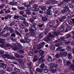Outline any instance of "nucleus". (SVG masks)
<instances>
[{
	"instance_id": "obj_39",
	"label": "nucleus",
	"mask_w": 74,
	"mask_h": 74,
	"mask_svg": "<svg viewBox=\"0 0 74 74\" xmlns=\"http://www.w3.org/2000/svg\"><path fill=\"white\" fill-rule=\"evenodd\" d=\"M71 35L70 34H67L66 35V38H69L70 37Z\"/></svg>"
},
{
	"instance_id": "obj_32",
	"label": "nucleus",
	"mask_w": 74,
	"mask_h": 74,
	"mask_svg": "<svg viewBox=\"0 0 74 74\" xmlns=\"http://www.w3.org/2000/svg\"><path fill=\"white\" fill-rule=\"evenodd\" d=\"M14 71L16 72H17V73H19L20 72V70L18 68H15Z\"/></svg>"
},
{
	"instance_id": "obj_33",
	"label": "nucleus",
	"mask_w": 74,
	"mask_h": 74,
	"mask_svg": "<svg viewBox=\"0 0 74 74\" xmlns=\"http://www.w3.org/2000/svg\"><path fill=\"white\" fill-rule=\"evenodd\" d=\"M60 56H61L58 53L56 54V58H60Z\"/></svg>"
},
{
	"instance_id": "obj_60",
	"label": "nucleus",
	"mask_w": 74,
	"mask_h": 74,
	"mask_svg": "<svg viewBox=\"0 0 74 74\" xmlns=\"http://www.w3.org/2000/svg\"><path fill=\"white\" fill-rule=\"evenodd\" d=\"M51 4V0H49V1L47 2L46 3V4Z\"/></svg>"
},
{
	"instance_id": "obj_43",
	"label": "nucleus",
	"mask_w": 74,
	"mask_h": 74,
	"mask_svg": "<svg viewBox=\"0 0 74 74\" xmlns=\"http://www.w3.org/2000/svg\"><path fill=\"white\" fill-rule=\"evenodd\" d=\"M45 65V64L44 63H42L40 66V68H42V69Z\"/></svg>"
},
{
	"instance_id": "obj_21",
	"label": "nucleus",
	"mask_w": 74,
	"mask_h": 74,
	"mask_svg": "<svg viewBox=\"0 0 74 74\" xmlns=\"http://www.w3.org/2000/svg\"><path fill=\"white\" fill-rule=\"evenodd\" d=\"M66 64L67 66H70V65L71 64V62H70V60L66 61Z\"/></svg>"
},
{
	"instance_id": "obj_35",
	"label": "nucleus",
	"mask_w": 74,
	"mask_h": 74,
	"mask_svg": "<svg viewBox=\"0 0 74 74\" xmlns=\"http://www.w3.org/2000/svg\"><path fill=\"white\" fill-rule=\"evenodd\" d=\"M14 55L15 56V57L17 58H20V55L19 54H17L16 53H14Z\"/></svg>"
},
{
	"instance_id": "obj_34",
	"label": "nucleus",
	"mask_w": 74,
	"mask_h": 74,
	"mask_svg": "<svg viewBox=\"0 0 74 74\" xmlns=\"http://www.w3.org/2000/svg\"><path fill=\"white\" fill-rule=\"evenodd\" d=\"M64 10L65 11H68L69 9V8L67 7H65L64 8Z\"/></svg>"
},
{
	"instance_id": "obj_13",
	"label": "nucleus",
	"mask_w": 74,
	"mask_h": 74,
	"mask_svg": "<svg viewBox=\"0 0 74 74\" xmlns=\"http://www.w3.org/2000/svg\"><path fill=\"white\" fill-rule=\"evenodd\" d=\"M50 49L53 50V51H54L55 49V46L54 45H51L50 47Z\"/></svg>"
},
{
	"instance_id": "obj_4",
	"label": "nucleus",
	"mask_w": 74,
	"mask_h": 74,
	"mask_svg": "<svg viewBox=\"0 0 74 74\" xmlns=\"http://www.w3.org/2000/svg\"><path fill=\"white\" fill-rule=\"evenodd\" d=\"M17 44L19 45V47H18V46L17 45H16V47L12 46V49H13L14 51H16V50H17V49H22L23 47L22 46H21V44L17 43Z\"/></svg>"
},
{
	"instance_id": "obj_36",
	"label": "nucleus",
	"mask_w": 74,
	"mask_h": 74,
	"mask_svg": "<svg viewBox=\"0 0 74 74\" xmlns=\"http://www.w3.org/2000/svg\"><path fill=\"white\" fill-rule=\"evenodd\" d=\"M38 5L37 4H35L33 5V8H37V7H38Z\"/></svg>"
},
{
	"instance_id": "obj_10",
	"label": "nucleus",
	"mask_w": 74,
	"mask_h": 74,
	"mask_svg": "<svg viewBox=\"0 0 74 74\" xmlns=\"http://www.w3.org/2000/svg\"><path fill=\"white\" fill-rule=\"evenodd\" d=\"M36 28L34 26H32V28L29 29L30 32H32V31H36Z\"/></svg>"
},
{
	"instance_id": "obj_25",
	"label": "nucleus",
	"mask_w": 74,
	"mask_h": 74,
	"mask_svg": "<svg viewBox=\"0 0 74 74\" xmlns=\"http://www.w3.org/2000/svg\"><path fill=\"white\" fill-rule=\"evenodd\" d=\"M66 50L68 51H71V47L70 46H67L66 47Z\"/></svg>"
},
{
	"instance_id": "obj_53",
	"label": "nucleus",
	"mask_w": 74,
	"mask_h": 74,
	"mask_svg": "<svg viewBox=\"0 0 74 74\" xmlns=\"http://www.w3.org/2000/svg\"><path fill=\"white\" fill-rule=\"evenodd\" d=\"M23 50H20L19 51H18V53H23Z\"/></svg>"
},
{
	"instance_id": "obj_63",
	"label": "nucleus",
	"mask_w": 74,
	"mask_h": 74,
	"mask_svg": "<svg viewBox=\"0 0 74 74\" xmlns=\"http://www.w3.org/2000/svg\"><path fill=\"white\" fill-rule=\"evenodd\" d=\"M10 35V33H8L6 34H5V36H8Z\"/></svg>"
},
{
	"instance_id": "obj_45",
	"label": "nucleus",
	"mask_w": 74,
	"mask_h": 74,
	"mask_svg": "<svg viewBox=\"0 0 74 74\" xmlns=\"http://www.w3.org/2000/svg\"><path fill=\"white\" fill-rule=\"evenodd\" d=\"M48 29H46L45 31V34H47L48 33Z\"/></svg>"
},
{
	"instance_id": "obj_8",
	"label": "nucleus",
	"mask_w": 74,
	"mask_h": 74,
	"mask_svg": "<svg viewBox=\"0 0 74 74\" xmlns=\"http://www.w3.org/2000/svg\"><path fill=\"white\" fill-rule=\"evenodd\" d=\"M60 55L61 56H66L67 55V52H64L61 51L60 53Z\"/></svg>"
},
{
	"instance_id": "obj_57",
	"label": "nucleus",
	"mask_w": 74,
	"mask_h": 74,
	"mask_svg": "<svg viewBox=\"0 0 74 74\" xmlns=\"http://www.w3.org/2000/svg\"><path fill=\"white\" fill-rule=\"evenodd\" d=\"M0 73L1 74H4V73H5V71L3 70H1L0 71Z\"/></svg>"
},
{
	"instance_id": "obj_41",
	"label": "nucleus",
	"mask_w": 74,
	"mask_h": 74,
	"mask_svg": "<svg viewBox=\"0 0 74 74\" xmlns=\"http://www.w3.org/2000/svg\"><path fill=\"white\" fill-rule=\"evenodd\" d=\"M3 64H2V67L3 68V69H5L6 68V67L7 66V65L6 64H4V63H3Z\"/></svg>"
},
{
	"instance_id": "obj_59",
	"label": "nucleus",
	"mask_w": 74,
	"mask_h": 74,
	"mask_svg": "<svg viewBox=\"0 0 74 74\" xmlns=\"http://www.w3.org/2000/svg\"><path fill=\"white\" fill-rule=\"evenodd\" d=\"M25 41L27 42H30V40L29 39H25Z\"/></svg>"
},
{
	"instance_id": "obj_51",
	"label": "nucleus",
	"mask_w": 74,
	"mask_h": 74,
	"mask_svg": "<svg viewBox=\"0 0 74 74\" xmlns=\"http://www.w3.org/2000/svg\"><path fill=\"white\" fill-rule=\"evenodd\" d=\"M20 27L21 29H23V28H25V25H21L20 26Z\"/></svg>"
},
{
	"instance_id": "obj_16",
	"label": "nucleus",
	"mask_w": 74,
	"mask_h": 74,
	"mask_svg": "<svg viewBox=\"0 0 74 74\" xmlns=\"http://www.w3.org/2000/svg\"><path fill=\"white\" fill-rule=\"evenodd\" d=\"M38 60V57L37 56H34V58L33 60V62H36Z\"/></svg>"
},
{
	"instance_id": "obj_46",
	"label": "nucleus",
	"mask_w": 74,
	"mask_h": 74,
	"mask_svg": "<svg viewBox=\"0 0 74 74\" xmlns=\"http://www.w3.org/2000/svg\"><path fill=\"white\" fill-rule=\"evenodd\" d=\"M42 20L43 21H47V18H46L45 17H42Z\"/></svg>"
},
{
	"instance_id": "obj_6",
	"label": "nucleus",
	"mask_w": 74,
	"mask_h": 74,
	"mask_svg": "<svg viewBox=\"0 0 74 74\" xmlns=\"http://www.w3.org/2000/svg\"><path fill=\"white\" fill-rule=\"evenodd\" d=\"M60 32H67L69 31V27H67L64 29L62 26H61L60 29Z\"/></svg>"
},
{
	"instance_id": "obj_37",
	"label": "nucleus",
	"mask_w": 74,
	"mask_h": 74,
	"mask_svg": "<svg viewBox=\"0 0 74 74\" xmlns=\"http://www.w3.org/2000/svg\"><path fill=\"white\" fill-rule=\"evenodd\" d=\"M45 8H46V7L45 6H43L41 8V10H42L43 12H44V10Z\"/></svg>"
},
{
	"instance_id": "obj_61",
	"label": "nucleus",
	"mask_w": 74,
	"mask_h": 74,
	"mask_svg": "<svg viewBox=\"0 0 74 74\" xmlns=\"http://www.w3.org/2000/svg\"><path fill=\"white\" fill-rule=\"evenodd\" d=\"M39 10V9L38 8H35L34 10V11H37Z\"/></svg>"
},
{
	"instance_id": "obj_11",
	"label": "nucleus",
	"mask_w": 74,
	"mask_h": 74,
	"mask_svg": "<svg viewBox=\"0 0 74 74\" xmlns=\"http://www.w3.org/2000/svg\"><path fill=\"white\" fill-rule=\"evenodd\" d=\"M44 40L46 42H48V41H49V40H50V37H49V35L47 36V38H44Z\"/></svg>"
},
{
	"instance_id": "obj_50",
	"label": "nucleus",
	"mask_w": 74,
	"mask_h": 74,
	"mask_svg": "<svg viewBox=\"0 0 74 74\" xmlns=\"http://www.w3.org/2000/svg\"><path fill=\"white\" fill-rule=\"evenodd\" d=\"M43 25H44V24L40 23L38 25V26H39V27H41L43 26Z\"/></svg>"
},
{
	"instance_id": "obj_19",
	"label": "nucleus",
	"mask_w": 74,
	"mask_h": 74,
	"mask_svg": "<svg viewBox=\"0 0 74 74\" xmlns=\"http://www.w3.org/2000/svg\"><path fill=\"white\" fill-rule=\"evenodd\" d=\"M68 58L69 59H72V55L71 53H69L68 54Z\"/></svg>"
},
{
	"instance_id": "obj_24",
	"label": "nucleus",
	"mask_w": 74,
	"mask_h": 74,
	"mask_svg": "<svg viewBox=\"0 0 74 74\" xmlns=\"http://www.w3.org/2000/svg\"><path fill=\"white\" fill-rule=\"evenodd\" d=\"M25 11H26V14H31L32 13L30 12V10H25Z\"/></svg>"
},
{
	"instance_id": "obj_48",
	"label": "nucleus",
	"mask_w": 74,
	"mask_h": 74,
	"mask_svg": "<svg viewBox=\"0 0 74 74\" xmlns=\"http://www.w3.org/2000/svg\"><path fill=\"white\" fill-rule=\"evenodd\" d=\"M44 72L45 73H47L49 71V70L48 69H44Z\"/></svg>"
},
{
	"instance_id": "obj_56",
	"label": "nucleus",
	"mask_w": 74,
	"mask_h": 74,
	"mask_svg": "<svg viewBox=\"0 0 74 74\" xmlns=\"http://www.w3.org/2000/svg\"><path fill=\"white\" fill-rule=\"evenodd\" d=\"M42 69H43V70H46V69H47V66L45 65Z\"/></svg>"
},
{
	"instance_id": "obj_42",
	"label": "nucleus",
	"mask_w": 74,
	"mask_h": 74,
	"mask_svg": "<svg viewBox=\"0 0 74 74\" xmlns=\"http://www.w3.org/2000/svg\"><path fill=\"white\" fill-rule=\"evenodd\" d=\"M28 67L29 69H31L32 67H31V64L28 63Z\"/></svg>"
},
{
	"instance_id": "obj_38",
	"label": "nucleus",
	"mask_w": 74,
	"mask_h": 74,
	"mask_svg": "<svg viewBox=\"0 0 74 74\" xmlns=\"http://www.w3.org/2000/svg\"><path fill=\"white\" fill-rule=\"evenodd\" d=\"M29 21L30 22H31V23H33L34 22V20L32 19H29Z\"/></svg>"
},
{
	"instance_id": "obj_30",
	"label": "nucleus",
	"mask_w": 74,
	"mask_h": 74,
	"mask_svg": "<svg viewBox=\"0 0 74 74\" xmlns=\"http://www.w3.org/2000/svg\"><path fill=\"white\" fill-rule=\"evenodd\" d=\"M5 40H9L10 39V38L9 37V36H5L4 38Z\"/></svg>"
},
{
	"instance_id": "obj_15",
	"label": "nucleus",
	"mask_w": 74,
	"mask_h": 74,
	"mask_svg": "<svg viewBox=\"0 0 74 74\" xmlns=\"http://www.w3.org/2000/svg\"><path fill=\"white\" fill-rule=\"evenodd\" d=\"M39 52L40 53V55H42L44 54V51L42 50H40L39 51Z\"/></svg>"
},
{
	"instance_id": "obj_1",
	"label": "nucleus",
	"mask_w": 74,
	"mask_h": 74,
	"mask_svg": "<svg viewBox=\"0 0 74 74\" xmlns=\"http://www.w3.org/2000/svg\"><path fill=\"white\" fill-rule=\"evenodd\" d=\"M2 57L4 58H7L9 59H15V58L14 56H11V55L9 54H5L2 55Z\"/></svg>"
},
{
	"instance_id": "obj_55",
	"label": "nucleus",
	"mask_w": 74,
	"mask_h": 74,
	"mask_svg": "<svg viewBox=\"0 0 74 74\" xmlns=\"http://www.w3.org/2000/svg\"><path fill=\"white\" fill-rule=\"evenodd\" d=\"M30 6H31V5H30V4H28L26 5H25L24 6V7H30Z\"/></svg>"
},
{
	"instance_id": "obj_23",
	"label": "nucleus",
	"mask_w": 74,
	"mask_h": 74,
	"mask_svg": "<svg viewBox=\"0 0 74 74\" xmlns=\"http://www.w3.org/2000/svg\"><path fill=\"white\" fill-rule=\"evenodd\" d=\"M44 36V33H42L39 35V37L40 38H42Z\"/></svg>"
},
{
	"instance_id": "obj_9",
	"label": "nucleus",
	"mask_w": 74,
	"mask_h": 74,
	"mask_svg": "<svg viewBox=\"0 0 74 74\" xmlns=\"http://www.w3.org/2000/svg\"><path fill=\"white\" fill-rule=\"evenodd\" d=\"M50 66L51 67H56V68L58 66V64L57 63H55L54 64L51 63L50 64Z\"/></svg>"
},
{
	"instance_id": "obj_14",
	"label": "nucleus",
	"mask_w": 74,
	"mask_h": 74,
	"mask_svg": "<svg viewBox=\"0 0 74 74\" xmlns=\"http://www.w3.org/2000/svg\"><path fill=\"white\" fill-rule=\"evenodd\" d=\"M66 19V16H63L61 19H60L59 21L60 22H63L64 21V19Z\"/></svg>"
},
{
	"instance_id": "obj_2",
	"label": "nucleus",
	"mask_w": 74,
	"mask_h": 74,
	"mask_svg": "<svg viewBox=\"0 0 74 74\" xmlns=\"http://www.w3.org/2000/svg\"><path fill=\"white\" fill-rule=\"evenodd\" d=\"M59 32H52V35L51 33H50L49 34V37H52L53 38H55V36H58V34H59Z\"/></svg>"
},
{
	"instance_id": "obj_44",
	"label": "nucleus",
	"mask_w": 74,
	"mask_h": 74,
	"mask_svg": "<svg viewBox=\"0 0 74 74\" xmlns=\"http://www.w3.org/2000/svg\"><path fill=\"white\" fill-rule=\"evenodd\" d=\"M20 19H21V20H22V21H26V19L23 17H20Z\"/></svg>"
},
{
	"instance_id": "obj_18",
	"label": "nucleus",
	"mask_w": 74,
	"mask_h": 74,
	"mask_svg": "<svg viewBox=\"0 0 74 74\" xmlns=\"http://www.w3.org/2000/svg\"><path fill=\"white\" fill-rule=\"evenodd\" d=\"M47 60H48V62H52V57L51 56H49L47 58Z\"/></svg>"
},
{
	"instance_id": "obj_12",
	"label": "nucleus",
	"mask_w": 74,
	"mask_h": 74,
	"mask_svg": "<svg viewBox=\"0 0 74 74\" xmlns=\"http://www.w3.org/2000/svg\"><path fill=\"white\" fill-rule=\"evenodd\" d=\"M65 6V5H64V4H63V3L62 2H60V3L58 4V7H62L64 8V6Z\"/></svg>"
},
{
	"instance_id": "obj_7",
	"label": "nucleus",
	"mask_w": 74,
	"mask_h": 74,
	"mask_svg": "<svg viewBox=\"0 0 74 74\" xmlns=\"http://www.w3.org/2000/svg\"><path fill=\"white\" fill-rule=\"evenodd\" d=\"M45 42H43L41 43H40L39 45V47L37 48V49H40L41 48H43V46L44 45H45Z\"/></svg>"
},
{
	"instance_id": "obj_22",
	"label": "nucleus",
	"mask_w": 74,
	"mask_h": 74,
	"mask_svg": "<svg viewBox=\"0 0 74 74\" xmlns=\"http://www.w3.org/2000/svg\"><path fill=\"white\" fill-rule=\"evenodd\" d=\"M55 16H56L57 17H58V18H59V21L60 19H62V15H60L59 14H58L57 15H55Z\"/></svg>"
},
{
	"instance_id": "obj_54",
	"label": "nucleus",
	"mask_w": 74,
	"mask_h": 74,
	"mask_svg": "<svg viewBox=\"0 0 74 74\" xmlns=\"http://www.w3.org/2000/svg\"><path fill=\"white\" fill-rule=\"evenodd\" d=\"M24 38L25 40H26V39H27V38H28V36H27V34L24 36Z\"/></svg>"
},
{
	"instance_id": "obj_26",
	"label": "nucleus",
	"mask_w": 74,
	"mask_h": 74,
	"mask_svg": "<svg viewBox=\"0 0 74 74\" xmlns=\"http://www.w3.org/2000/svg\"><path fill=\"white\" fill-rule=\"evenodd\" d=\"M58 1H55L54 0H50V3H52V4H55V3H58Z\"/></svg>"
},
{
	"instance_id": "obj_5",
	"label": "nucleus",
	"mask_w": 74,
	"mask_h": 74,
	"mask_svg": "<svg viewBox=\"0 0 74 74\" xmlns=\"http://www.w3.org/2000/svg\"><path fill=\"white\" fill-rule=\"evenodd\" d=\"M0 46L1 48H5L8 49H11L12 48V46L10 44H8L5 45L1 44L0 45Z\"/></svg>"
},
{
	"instance_id": "obj_58",
	"label": "nucleus",
	"mask_w": 74,
	"mask_h": 74,
	"mask_svg": "<svg viewBox=\"0 0 74 74\" xmlns=\"http://www.w3.org/2000/svg\"><path fill=\"white\" fill-rule=\"evenodd\" d=\"M11 11H10V10H7V11H5V13H10L11 12Z\"/></svg>"
},
{
	"instance_id": "obj_27",
	"label": "nucleus",
	"mask_w": 74,
	"mask_h": 74,
	"mask_svg": "<svg viewBox=\"0 0 74 74\" xmlns=\"http://www.w3.org/2000/svg\"><path fill=\"white\" fill-rule=\"evenodd\" d=\"M4 41V40L3 39H0V43H2L3 44H5V42Z\"/></svg>"
},
{
	"instance_id": "obj_64",
	"label": "nucleus",
	"mask_w": 74,
	"mask_h": 74,
	"mask_svg": "<svg viewBox=\"0 0 74 74\" xmlns=\"http://www.w3.org/2000/svg\"><path fill=\"white\" fill-rule=\"evenodd\" d=\"M60 43H58L57 44H56V45H55V46H56V47H60Z\"/></svg>"
},
{
	"instance_id": "obj_17",
	"label": "nucleus",
	"mask_w": 74,
	"mask_h": 74,
	"mask_svg": "<svg viewBox=\"0 0 74 74\" xmlns=\"http://www.w3.org/2000/svg\"><path fill=\"white\" fill-rule=\"evenodd\" d=\"M70 69L74 71V65L71 64L70 66Z\"/></svg>"
},
{
	"instance_id": "obj_28",
	"label": "nucleus",
	"mask_w": 74,
	"mask_h": 74,
	"mask_svg": "<svg viewBox=\"0 0 74 74\" xmlns=\"http://www.w3.org/2000/svg\"><path fill=\"white\" fill-rule=\"evenodd\" d=\"M4 29H6L8 31V30H10L11 29H12V28L11 27H6L4 28Z\"/></svg>"
},
{
	"instance_id": "obj_49",
	"label": "nucleus",
	"mask_w": 74,
	"mask_h": 74,
	"mask_svg": "<svg viewBox=\"0 0 74 74\" xmlns=\"http://www.w3.org/2000/svg\"><path fill=\"white\" fill-rule=\"evenodd\" d=\"M49 25L50 26H53V23L51 22H50L49 23Z\"/></svg>"
},
{
	"instance_id": "obj_20",
	"label": "nucleus",
	"mask_w": 74,
	"mask_h": 74,
	"mask_svg": "<svg viewBox=\"0 0 74 74\" xmlns=\"http://www.w3.org/2000/svg\"><path fill=\"white\" fill-rule=\"evenodd\" d=\"M17 8L19 10H25V8L23 6L20 7L18 6Z\"/></svg>"
},
{
	"instance_id": "obj_3",
	"label": "nucleus",
	"mask_w": 74,
	"mask_h": 74,
	"mask_svg": "<svg viewBox=\"0 0 74 74\" xmlns=\"http://www.w3.org/2000/svg\"><path fill=\"white\" fill-rule=\"evenodd\" d=\"M45 59H43L42 57H41L39 59V60L38 62H36V65L37 66H38L39 64L40 63H43V62H45Z\"/></svg>"
},
{
	"instance_id": "obj_47",
	"label": "nucleus",
	"mask_w": 74,
	"mask_h": 74,
	"mask_svg": "<svg viewBox=\"0 0 74 74\" xmlns=\"http://www.w3.org/2000/svg\"><path fill=\"white\" fill-rule=\"evenodd\" d=\"M62 49V47H59L57 49V51H60V49Z\"/></svg>"
},
{
	"instance_id": "obj_52",
	"label": "nucleus",
	"mask_w": 74,
	"mask_h": 74,
	"mask_svg": "<svg viewBox=\"0 0 74 74\" xmlns=\"http://www.w3.org/2000/svg\"><path fill=\"white\" fill-rule=\"evenodd\" d=\"M20 41L22 43H25L26 42L25 40H24L22 39H20Z\"/></svg>"
},
{
	"instance_id": "obj_62",
	"label": "nucleus",
	"mask_w": 74,
	"mask_h": 74,
	"mask_svg": "<svg viewBox=\"0 0 74 74\" xmlns=\"http://www.w3.org/2000/svg\"><path fill=\"white\" fill-rule=\"evenodd\" d=\"M11 36L12 37H15V36H16V35H15V34L12 33L11 34Z\"/></svg>"
},
{
	"instance_id": "obj_29",
	"label": "nucleus",
	"mask_w": 74,
	"mask_h": 74,
	"mask_svg": "<svg viewBox=\"0 0 74 74\" xmlns=\"http://www.w3.org/2000/svg\"><path fill=\"white\" fill-rule=\"evenodd\" d=\"M19 16L18 15H15L14 16V18L15 19H17V20H18L19 19Z\"/></svg>"
},
{
	"instance_id": "obj_31",
	"label": "nucleus",
	"mask_w": 74,
	"mask_h": 74,
	"mask_svg": "<svg viewBox=\"0 0 74 74\" xmlns=\"http://www.w3.org/2000/svg\"><path fill=\"white\" fill-rule=\"evenodd\" d=\"M15 33H16V34H18V36H20V37H21L22 35H21V34H20V33H19V32H18V31L16 30H15Z\"/></svg>"
},
{
	"instance_id": "obj_40",
	"label": "nucleus",
	"mask_w": 74,
	"mask_h": 74,
	"mask_svg": "<svg viewBox=\"0 0 74 74\" xmlns=\"http://www.w3.org/2000/svg\"><path fill=\"white\" fill-rule=\"evenodd\" d=\"M68 22L69 24V25H73V22H72L70 20H69L68 21Z\"/></svg>"
}]
</instances>
